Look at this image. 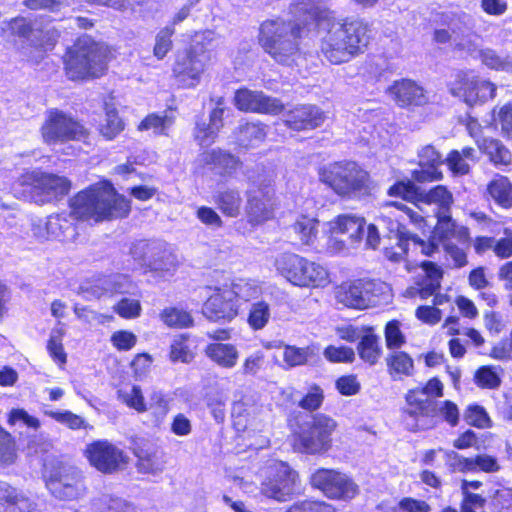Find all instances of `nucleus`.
I'll return each mask as SVG.
<instances>
[{
    "label": "nucleus",
    "instance_id": "f257e3e1",
    "mask_svg": "<svg viewBox=\"0 0 512 512\" xmlns=\"http://www.w3.org/2000/svg\"><path fill=\"white\" fill-rule=\"evenodd\" d=\"M327 0H292L290 20L266 19L259 25L257 42L276 63L291 65L301 54V41L310 24L323 27L319 56L330 65L346 64L362 55L369 43L370 24L359 17H337Z\"/></svg>",
    "mask_w": 512,
    "mask_h": 512
},
{
    "label": "nucleus",
    "instance_id": "f03ea898",
    "mask_svg": "<svg viewBox=\"0 0 512 512\" xmlns=\"http://www.w3.org/2000/svg\"><path fill=\"white\" fill-rule=\"evenodd\" d=\"M69 215L78 223L99 224L127 218L131 201L106 178L76 192L68 201Z\"/></svg>",
    "mask_w": 512,
    "mask_h": 512
},
{
    "label": "nucleus",
    "instance_id": "7ed1b4c3",
    "mask_svg": "<svg viewBox=\"0 0 512 512\" xmlns=\"http://www.w3.org/2000/svg\"><path fill=\"white\" fill-rule=\"evenodd\" d=\"M117 49L88 34H81L66 47L62 55L63 71L72 82L84 83L105 76Z\"/></svg>",
    "mask_w": 512,
    "mask_h": 512
},
{
    "label": "nucleus",
    "instance_id": "20e7f679",
    "mask_svg": "<svg viewBox=\"0 0 512 512\" xmlns=\"http://www.w3.org/2000/svg\"><path fill=\"white\" fill-rule=\"evenodd\" d=\"M319 181L341 200H362L372 196L375 181L362 164L354 160H338L322 166Z\"/></svg>",
    "mask_w": 512,
    "mask_h": 512
},
{
    "label": "nucleus",
    "instance_id": "39448f33",
    "mask_svg": "<svg viewBox=\"0 0 512 512\" xmlns=\"http://www.w3.org/2000/svg\"><path fill=\"white\" fill-rule=\"evenodd\" d=\"M338 422L326 413L311 414L308 421L291 433V446L297 453L324 456L333 448Z\"/></svg>",
    "mask_w": 512,
    "mask_h": 512
},
{
    "label": "nucleus",
    "instance_id": "423d86ee",
    "mask_svg": "<svg viewBox=\"0 0 512 512\" xmlns=\"http://www.w3.org/2000/svg\"><path fill=\"white\" fill-rule=\"evenodd\" d=\"M276 273L294 287L320 289L330 284V273L321 263L291 251L279 254L274 260Z\"/></svg>",
    "mask_w": 512,
    "mask_h": 512
},
{
    "label": "nucleus",
    "instance_id": "0eeeda50",
    "mask_svg": "<svg viewBox=\"0 0 512 512\" xmlns=\"http://www.w3.org/2000/svg\"><path fill=\"white\" fill-rule=\"evenodd\" d=\"M212 53L205 41H190L174 56L171 76L179 88L194 89L208 73Z\"/></svg>",
    "mask_w": 512,
    "mask_h": 512
},
{
    "label": "nucleus",
    "instance_id": "6e6552de",
    "mask_svg": "<svg viewBox=\"0 0 512 512\" xmlns=\"http://www.w3.org/2000/svg\"><path fill=\"white\" fill-rule=\"evenodd\" d=\"M39 132L48 146L81 141L89 136L88 129L78 119L58 108L46 111Z\"/></svg>",
    "mask_w": 512,
    "mask_h": 512
},
{
    "label": "nucleus",
    "instance_id": "1a4fd4ad",
    "mask_svg": "<svg viewBox=\"0 0 512 512\" xmlns=\"http://www.w3.org/2000/svg\"><path fill=\"white\" fill-rule=\"evenodd\" d=\"M309 485L328 500L338 502H350L360 492L354 479L336 468L315 469L309 476Z\"/></svg>",
    "mask_w": 512,
    "mask_h": 512
},
{
    "label": "nucleus",
    "instance_id": "9d476101",
    "mask_svg": "<svg viewBox=\"0 0 512 512\" xmlns=\"http://www.w3.org/2000/svg\"><path fill=\"white\" fill-rule=\"evenodd\" d=\"M448 91L452 96L460 98L472 107L494 99L497 87L491 81L482 79L472 70H460L448 83Z\"/></svg>",
    "mask_w": 512,
    "mask_h": 512
},
{
    "label": "nucleus",
    "instance_id": "9b49d317",
    "mask_svg": "<svg viewBox=\"0 0 512 512\" xmlns=\"http://www.w3.org/2000/svg\"><path fill=\"white\" fill-rule=\"evenodd\" d=\"M301 478L286 462L274 465L261 482L260 493L277 502H286L300 493Z\"/></svg>",
    "mask_w": 512,
    "mask_h": 512
},
{
    "label": "nucleus",
    "instance_id": "f8f14e48",
    "mask_svg": "<svg viewBox=\"0 0 512 512\" xmlns=\"http://www.w3.org/2000/svg\"><path fill=\"white\" fill-rule=\"evenodd\" d=\"M424 274L418 277L413 286L407 288L406 293L410 298L418 297L421 300H427L432 297V306L439 308L447 304L454 311V299L446 293H441V282L444 272L442 268L433 261H422L418 265Z\"/></svg>",
    "mask_w": 512,
    "mask_h": 512
},
{
    "label": "nucleus",
    "instance_id": "ddd939ff",
    "mask_svg": "<svg viewBox=\"0 0 512 512\" xmlns=\"http://www.w3.org/2000/svg\"><path fill=\"white\" fill-rule=\"evenodd\" d=\"M238 285L223 284L211 288L212 292L203 303V314L214 322H231L241 312Z\"/></svg>",
    "mask_w": 512,
    "mask_h": 512
},
{
    "label": "nucleus",
    "instance_id": "4468645a",
    "mask_svg": "<svg viewBox=\"0 0 512 512\" xmlns=\"http://www.w3.org/2000/svg\"><path fill=\"white\" fill-rule=\"evenodd\" d=\"M381 283L363 277L343 281L336 288V298L345 307L364 310L375 306L379 301Z\"/></svg>",
    "mask_w": 512,
    "mask_h": 512
},
{
    "label": "nucleus",
    "instance_id": "2eb2a0df",
    "mask_svg": "<svg viewBox=\"0 0 512 512\" xmlns=\"http://www.w3.org/2000/svg\"><path fill=\"white\" fill-rule=\"evenodd\" d=\"M83 456L91 467L105 475L117 473L128 464L125 452L107 439L88 443L83 450Z\"/></svg>",
    "mask_w": 512,
    "mask_h": 512
},
{
    "label": "nucleus",
    "instance_id": "dca6fc26",
    "mask_svg": "<svg viewBox=\"0 0 512 512\" xmlns=\"http://www.w3.org/2000/svg\"><path fill=\"white\" fill-rule=\"evenodd\" d=\"M233 104L241 112L266 115H278L285 108L279 99L247 87H240L234 92Z\"/></svg>",
    "mask_w": 512,
    "mask_h": 512
},
{
    "label": "nucleus",
    "instance_id": "f3484780",
    "mask_svg": "<svg viewBox=\"0 0 512 512\" xmlns=\"http://www.w3.org/2000/svg\"><path fill=\"white\" fill-rule=\"evenodd\" d=\"M406 408L403 413L415 421L413 431H421L433 428L434 424H426L425 420L436 417L437 401L425 398L420 390L409 389L405 394Z\"/></svg>",
    "mask_w": 512,
    "mask_h": 512
},
{
    "label": "nucleus",
    "instance_id": "a211bd4d",
    "mask_svg": "<svg viewBox=\"0 0 512 512\" xmlns=\"http://www.w3.org/2000/svg\"><path fill=\"white\" fill-rule=\"evenodd\" d=\"M275 206V190L269 184L258 185L248 195L246 203V214L249 223L261 224L273 217Z\"/></svg>",
    "mask_w": 512,
    "mask_h": 512
},
{
    "label": "nucleus",
    "instance_id": "6ab92c4d",
    "mask_svg": "<svg viewBox=\"0 0 512 512\" xmlns=\"http://www.w3.org/2000/svg\"><path fill=\"white\" fill-rule=\"evenodd\" d=\"M325 113L316 105L299 104L284 115V125L293 131H308L320 127L325 121Z\"/></svg>",
    "mask_w": 512,
    "mask_h": 512
},
{
    "label": "nucleus",
    "instance_id": "aec40b11",
    "mask_svg": "<svg viewBox=\"0 0 512 512\" xmlns=\"http://www.w3.org/2000/svg\"><path fill=\"white\" fill-rule=\"evenodd\" d=\"M390 93L400 108L415 109L429 104L427 91L411 79L396 80L390 86Z\"/></svg>",
    "mask_w": 512,
    "mask_h": 512
},
{
    "label": "nucleus",
    "instance_id": "412c9836",
    "mask_svg": "<svg viewBox=\"0 0 512 512\" xmlns=\"http://www.w3.org/2000/svg\"><path fill=\"white\" fill-rule=\"evenodd\" d=\"M327 225L331 238L346 235L352 244H358L363 239L366 220L360 215L342 213L332 218Z\"/></svg>",
    "mask_w": 512,
    "mask_h": 512
},
{
    "label": "nucleus",
    "instance_id": "4be33fe9",
    "mask_svg": "<svg viewBox=\"0 0 512 512\" xmlns=\"http://www.w3.org/2000/svg\"><path fill=\"white\" fill-rule=\"evenodd\" d=\"M52 495L64 501L77 499L84 489V478L79 472H64L52 476L47 482Z\"/></svg>",
    "mask_w": 512,
    "mask_h": 512
},
{
    "label": "nucleus",
    "instance_id": "5701e85b",
    "mask_svg": "<svg viewBox=\"0 0 512 512\" xmlns=\"http://www.w3.org/2000/svg\"><path fill=\"white\" fill-rule=\"evenodd\" d=\"M0 512H37V509L21 489L0 480Z\"/></svg>",
    "mask_w": 512,
    "mask_h": 512
},
{
    "label": "nucleus",
    "instance_id": "b1692460",
    "mask_svg": "<svg viewBox=\"0 0 512 512\" xmlns=\"http://www.w3.org/2000/svg\"><path fill=\"white\" fill-rule=\"evenodd\" d=\"M434 216L437 221L431 235L439 244L444 246L451 243L454 238L462 242H470V229L464 225L458 226L451 213L434 214Z\"/></svg>",
    "mask_w": 512,
    "mask_h": 512
},
{
    "label": "nucleus",
    "instance_id": "393cba45",
    "mask_svg": "<svg viewBox=\"0 0 512 512\" xmlns=\"http://www.w3.org/2000/svg\"><path fill=\"white\" fill-rule=\"evenodd\" d=\"M320 221L308 214H300L290 225V230L296 240L294 244L308 249H316L319 242Z\"/></svg>",
    "mask_w": 512,
    "mask_h": 512
},
{
    "label": "nucleus",
    "instance_id": "a878e982",
    "mask_svg": "<svg viewBox=\"0 0 512 512\" xmlns=\"http://www.w3.org/2000/svg\"><path fill=\"white\" fill-rule=\"evenodd\" d=\"M361 334L356 346L358 357L367 366H375L383 354L380 337L371 325H363Z\"/></svg>",
    "mask_w": 512,
    "mask_h": 512
},
{
    "label": "nucleus",
    "instance_id": "bb28decb",
    "mask_svg": "<svg viewBox=\"0 0 512 512\" xmlns=\"http://www.w3.org/2000/svg\"><path fill=\"white\" fill-rule=\"evenodd\" d=\"M484 195L503 209L512 208V181L508 176L496 173L488 181Z\"/></svg>",
    "mask_w": 512,
    "mask_h": 512
},
{
    "label": "nucleus",
    "instance_id": "cd10ccee",
    "mask_svg": "<svg viewBox=\"0 0 512 512\" xmlns=\"http://www.w3.org/2000/svg\"><path fill=\"white\" fill-rule=\"evenodd\" d=\"M412 242L414 245L420 247V253L423 256L431 257L434 253L439 250V243L431 235L428 240L420 238L417 234L403 233L399 238V252L394 253L389 250V257L395 262H401L407 259L409 243Z\"/></svg>",
    "mask_w": 512,
    "mask_h": 512
},
{
    "label": "nucleus",
    "instance_id": "c85d7f7f",
    "mask_svg": "<svg viewBox=\"0 0 512 512\" xmlns=\"http://www.w3.org/2000/svg\"><path fill=\"white\" fill-rule=\"evenodd\" d=\"M476 143L480 152L487 156L493 166L502 168L512 164V152L500 139L484 137Z\"/></svg>",
    "mask_w": 512,
    "mask_h": 512
},
{
    "label": "nucleus",
    "instance_id": "c756f323",
    "mask_svg": "<svg viewBox=\"0 0 512 512\" xmlns=\"http://www.w3.org/2000/svg\"><path fill=\"white\" fill-rule=\"evenodd\" d=\"M203 166L218 169L222 177L230 176L241 165L240 159L232 153L220 148L202 154Z\"/></svg>",
    "mask_w": 512,
    "mask_h": 512
},
{
    "label": "nucleus",
    "instance_id": "7c9ffc66",
    "mask_svg": "<svg viewBox=\"0 0 512 512\" xmlns=\"http://www.w3.org/2000/svg\"><path fill=\"white\" fill-rule=\"evenodd\" d=\"M234 136L240 148H255L265 141L267 126L260 121L245 122L235 129Z\"/></svg>",
    "mask_w": 512,
    "mask_h": 512
},
{
    "label": "nucleus",
    "instance_id": "2f4dec72",
    "mask_svg": "<svg viewBox=\"0 0 512 512\" xmlns=\"http://www.w3.org/2000/svg\"><path fill=\"white\" fill-rule=\"evenodd\" d=\"M217 209L228 218H236L242 208V195L237 188H225L216 191L212 196Z\"/></svg>",
    "mask_w": 512,
    "mask_h": 512
},
{
    "label": "nucleus",
    "instance_id": "473e14b6",
    "mask_svg": "<svg viewBox=\"0 0 512 512\" xmlns=\"http://www.w3.org/2000/svg\"><path fill=\"white\" fill-rule=\"evenodd\" d=\"M103 110L104 119L99 123L97 132L105 141H113L125 130L126 124L113 104L105 103Z\"/></svg>",
    "mask_w": 512,
    "mask_h": 512
},
{
    "label": "nucleus",
    "instance_id": "72a5a7b5",
    "mask_svg": "<svg viewBox=\"0 0 512 512\" xmlns=\"http://www.w3.org/2000/svg\"><path fill=\"white\" fill-rule=\"evenodd\" d=\"M65 335V324L58 320L56 325L51 329L46 342V350L49 357L61 369L65 367L68 361V356L63 344Z\"/></svg>",
    "mask_w": 512,
    "mask_h": 512
},
{
    "label": "nucleus",
    "instance_id": "f704fd0d",
    "mask_svg": "<svg viewBox=\"0 0 512 512\" xmlns=\"http://www.w3.org/2000/svg\"><path fill=\"white\" fill-rule=\"evenodd\" d=\"M194 341L188 333L176 335L171 341L168 357L172 363L188 364L195 358Z\"/></svg>",
    "mask_w": 512,
    "mask_h": 512
},
{
    "label": "nucleus",
    "instance_id": "c9c22d12",
    "mask_svg": "<svg viewBox=\"0 0 512 512\" xmlns=\"http://www.w3.org/2000/svg\"><path fill=\"white\" fill-rule=\"evenodd\" d=\"M72 182L65 176L54 173H42L40 197L62 198L70 193Z\"/></svg>",
    "mask_w": 512,
    "mask_h": 512
},
{
    "label": "nucleus",
    "instance_id": "e433bc0d",
    "mask_svg": "<svg viewBox=\"0 0 512 512\" xmlns=\"http://www.w3.org/2000/svg\"><path fill=\"white\" fill-rule=\"evenodd\" d=\"M207 357L223 368H233L238 361L239 353L235 345L230 343H210L205 348Z\"/></svg>",
    "mask_w": 512,
    "mask_h": 512
},
{
    "label": "nucleus",
    "instance_id": "4c0bfd02",
    "mask_svg": "<svg viewBox=\"0 0 512 512\" xmlns=\"http://www.w3.org/2000/svg\"><path fill=\"white\" fill-rule=\"evenodd\" d=\"M488 127L499 130L506 141H512V102L493 107Z\"/></svg>",
    "mask_w": 512,
    "mask_h": 512
},
{
    "label": "nucleus",
    "instance_id": "58836bf2",
    "mask_svg": "<svg viewBox=\"0 0 512 512\" xmlns=\"http://www.w3.org/2000/svg\"><path fill=\"white\" fill-rule=\"evenodd\" d=\"M421 202L437 206L435 214L451 213L454 202L453 194L444 185H436L427 192H421Z\"/></svg>",
    "mask_w": 512,
    "mask_h": 512
},
{
    "label": "nucleus",
    "instance_id": "ea45409f",
    "mask_svg": "<svg viewBox=\"0 0 512 512\" xmlns=\"http://www.w3.org/2000/svg\"><path fill=\"white\" fill-rule=\"evenodd\" d=\"M465 423L479 430H486L493 427V420L486 408L478 403L468 404L463 411Z\"/></svg>",
    "mask_w": 512,
    "mask_h": 512
},
{
    "label": "nucleus",
    "instance_id": "a19ab883",
    "mask_svg": "<svg viewBox=\"0 0 512 512\" xmlns=\"http://www.w3.org/2000/svg\"><path fill=\"white\" fill-rule=\"evenodd\" d=\"M387 369L391 376H411L414 371V361L405 351H394L386 358Z\"/></svg>",
    "mask_w": 512,
    "mask_h": 512
},
{
    "label": "nucleus",
    "instance_id": "79ce46f5",
    "mask_svg": "<svg viewBox=\"0 0 512 512\" xmlns=\"http://www.w3.org/2000/svg\"><path fill=\"white\" fill-rule=\"evenodd\" d=\"M18 451L16 438L0 425V467L14 465L18 459Z\"/></svg>",
    "mask_w": 512,
    "mask_h": 512
},
{
    "label": "nucleus",
    "instance_id": "37998d69",
    "mask_svg": "<svg viewBox=\"0 0 512 512\" xmlns=\"http://www.w3.org/2000/svg\"><path fill=\"white\" fill-rule=\"evenodd\" d=\"M473 382L480 389L496 390L501 386L502 379L496 366L482 365L475 370Z\"/></svg>",
    "mask_w": 512,
    "mask_h": 512
},
{
    "label": "nucleus",
    "instance_id": "c03bdc74",
    "mask_svg": "<svg viewBox=\"0 0 512 512\" xmlns=\"http://www.w3.org/2000/svg\"><path fill=\"white\" fill-rule=\"evenodd\" d=\"M421 192L419 187L410 179L397 180L387 189L388 196L411 203L420 201Z\"/></svg>",
    "mask_w": 512,
    "mask_h": 512
},
{
    "label": "nucleus",
    "instance_id": "a18cd8bd",
    "mask_svg": "<svg viewBox=\"0 0 512 512\" xmlns=\"http://www.w3.org/2000/svg\"><path fill=\"white\" fill-rule=\"evenodd\" d=\"M271 317L270 305L265 300L254 302L247 314V324L254 330L263 329L269 322Z\"/></svg>",
    "mask_w": 512,
    "mask_h": 512
},
{
    "label": "nucleus",
    "instance_id": "49530a36",
    "mask_svg": "<svg viewBox=\"0 0 512 512\" xmlns=\"http://www.w3.org/2000/svg\"><path fill=\"white\" fill-rule=\"evenodd\" d=\"M174 118L156 112L147 114L137 125L138 131L152 130L157 136L167 135V128L173 124Z\"/></svg>",
    "mask_w": 512,
    "mask_h": 512
},
{
    "label": "nucleus",
    "instance_id": "de8ad7c7",
    "mask_svg": "<svg viewBox=\"0 0 512 512\" xmlns=\"http://www.w3.org/2000/svg\"><path fill=\"white\" fill-rule=\"evenodd\" d=\"M160 318L165 325L171 328H188L193 325L191 314L181 308L167 307L160 313Z\"/></svg>",
    "mask_w": 512,
    "mask_h": 512
},
{
    "label": "nucleus",
    "instance_id": "09e8293b",
    "mask_svg": "<svg viewBox=\"0 0 512 512\" xmlns=\"http://www.w3.org/2000/svg\"><path fill=\"white\" fill-rule=\"evenodd\" d=\"M324 400L323 388L316 383H312L308 386L307 392L299 399L297 405L304 411L314 414L322 407Z\"/></svg>",
    "mask_w": 512,
    "mask_h": 512
},
{
    "label": "nucleus",
    "instance_id": "8fccbe9b",
    "mask_svg": "<svg viewBox=\"0 0 512 512\" xmlns=\"http://www.w3.org/2000/svg\"><path fill=\"white\" fill-rule=\"evenodd\" d=\"M42 173L35 170H26L15 179L13 187L15 189L19 188L22 193L39 196Z\"/></svg>",
    "mask_w": 512,
    "mask_h": 512
},
{
    "label": "nucleus",
    "instance_id": "3c124183",
    "mask_svg": "<svg viewBox=\"0 0 512 512\" xmlns=\"http://www.w3.org/2000/svg\"><path fill=\"white\" fill-rule=\"evenodd\" d=\"M174 34L175 28L172 26H165L156 34L153 46V56L157 60H163L172 51Z\"/></svg>",
    "mask_w": 512,
    "mask_h": 512
},
{
    "label": "nucleus",
    "instance_id": "603ef678",
    "mask_svg": "<svg viewBox=\"0 0 512 512\" xmlns=\"http://www.w3.org/2000/svg\"><path fill=\"white\" fill-rule=\"evenodd\" d=\"M284 512H338L337 508L325 500L306 498L292 503Z\"/></svg>",
    "mask_w": 512,
    "mask_h": 512
},
{
    "label": "nucleus",
    "instance_id": "864d4df0",
    "mask_svg": "<svg viewBox=\"0 0 512 512\" xmlns=\"http://www.w3.org/2000/svg\"><path fill=\"white\" fill-rule=\"evenodd\" d=\"M149 413L151 421L159 427L170 411L169 400L161 392H154L150 396Z\"/></svg>",
    "mask_w": 512,
    "mask_h": 512
},
{
    "label": "nucleus",
    "instance_id": "5fc2aeb1",
    "mask_svg": "<svg viewBox=\"0 0 512 512\" xmlns=\"http://www.w3.org/2000/svg\"><path fill=\"white\" fill-rule=\"evenodd\" d=\"M436 416H438L442 422L454 428L460 423L461 413L457 403L446 399L439 403L437 402Z\"/></svg>",
    "mask_w": 512,
    "mask_h": 512
},
{
    "label": "nucleus",
    "instance_id": "6e6d98bb",
    "mask_svg": "<svg viewBox=\"0 0 512 512\" xmlns=\"http://www.w3.org/2000/svg\"><path fill=\"white\" fill-rule=\"evenodd\" d=\"M46 415L71 430L86 429L88 427V424L83 417L69 410L48 411L46 412Z\"/></svg>",
    "mask_w": 512,
    "mask_h": 512
},
{
    "label": "nucleus",
    "instance_id": "4d7b16f0",
    "mask_svg": "<svg viewBox=\"0 0 512 512\" xmlns=\"http://www.w3.org/2000/svg\"><path fill=\"white\" fill-rule=\"evenodd\" d=\"M384 338L386 347L390 350L399 349L402 347L406 338L401 331V323L397 319L388 321L384 327Z\"/></svg>",
    "mask_w": 512,
    "mask_h": 512
},
{
    "label": "nucleus",
    "instance_id": "13d9d810",
    "mask_svg": "<svg viewBox=\"0 0 512 512\" xmlns=\"http://www.w3.org/2000/svg\"><path fill=\"white\" fill-rule=\"evenodd\" d=\"M323 355L331 363H352L355 360L354 349L345 345H328L324 348Z\"/></svg>",
    "mask_w": 512,
    "mask_h": 512
},
{
    "label": "nucleus",
    "instance_id": "bf43d9fd",
    "mask_svg": "<svg viewBox=\"0 0 512 512\" xmlns=\"http://www.w3.org/2000/svg\"><path fill=\"white\" fill-rule=\"evenodd\" d=\"M384 208H395V210L406 216L410 223H412L419 230H425V228L428 226L427 220L424 216L401 202L386 201L384 202Z\"/></svg>",
    "mask_w": 512,
    "mask_h": 512
},
{
    "label": "nucleus",
    "instance_id": "052dcab7",
    "mask_svg": "<svg viewBox=\"0 0 512 512\" xmlns=\"http://www.w3.org/2000/svg\"><path fill=\"white\" fill-rule=\"evenodd\" d=\"M449 171L454 176H464L469 174L471 168L468 161L461 155L460 151L453 149L449 151L444 159Z\"/></svg>",
    "mask_w": 512,
    "mask_h": 512
},
{
    "label": "nucleus",
    "instance_id": "680f3d73",
    "mask_svg": "<svg viewBox=\"0 0 512 512\" xmlns=\"http://www.w3.org/2000/svg\"><path fill=\"white\" fill-rule=\"evenodd\" d=\"M218 132L219 130L212 124L200 121L195 124L193 138L199 146L210 145L217 139Z\"/></svg>",
    "mask_w": 512,
    "mask_h": 512
},
{
    "label": "nucleus",
    "instance_id": "e2e57ef3",
    "mask_svg": "<svg viewBox=\"0 0 512 512\" xmlns=\"http://www.w3.org/2000/svg\"><path fill=\"white\" fill-rule=\"evenodd\" d=\"M113 310L123 319H134L140 316L142 307L138 300L121 298L114 305Z\"/></svg>",
    "mask_w": 512,
    "mask_h": 512
},
{
    "label": "nucleus",
    "instance_id": "0e129e2a",
    "mask_svg": "<svg viewBox=\"0 0 512 512\" xmlns=\"http://www.w3.org/2000/svg\"><path fill=\"white\" fill-rule=\"evenodd\" d=\"M204 402L217 421H222L225 416L226 398L219 391L208 392L204 396Z\"/></svg>",
    "mask_w": 512,
    "mask_h": 512
},
{
    "label": "nucleus",
    "instance_id": "69168bd1",
    "mask_svg": "<svg viewBox=\"0 0 512 512\" xmlns=\"http://www.w3.org/2000/svg\"><path fill=\"white\" fill-rule=\"evenodd\" d=\"M112 346L117 351H130L137 343V336L129 330H117L110 337Z\"/></svg>",
    "mask_w": 512,
    "mask_h": 512
},
{
    "label": "nucleus",
    "instance_id": "338daca9",
    "mask_svg": "<svg viewBox=\"0 0 512 512\" xmlns=\"http://www.w3.org/2000/svg\"><path fill=\"white\" fill-rule=\"evenodd\" d=\"M418 156L419 165L422 168L439 169L444 163L442 155L432 144L424 146Z\"/></svg>",
    "mask_w": 512,
    "mask_h": 512
},
{
    "label": "nucleus",
    "instance_id": "774afa93",
    "mask_svg": "<svg viewBox=\"0 0 512 512\" xmlns=\"http://www.w3.org/2000/svg\"><path fill=\"white\" fill-rule=\"evenodd\" d=\"M494 255L501 259H509L512 257V228L504 227L502 236L495 239Z\"/></svg>",
    "mask_w": 512,
    "mask_h": 512
}]
</instances>
